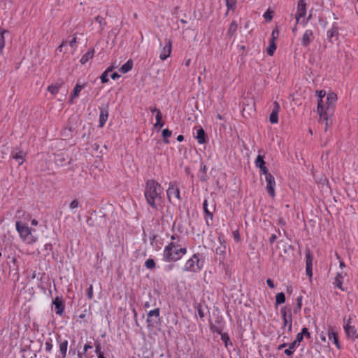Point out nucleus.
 <instances>
[{"label": "nucleus", "mask_w": 358, "mask_h": 358, "mask_svg": "<svg viewBox=\"0 0 358 358\" xmlns=\"http://www.w3.org/2000/svg\"><path fill=\"white\" fill-rule=\"evenodd\" d=\"M303 336H302V334L298 333L296 339L293 342H296V344L299 345V343L303 341Z\"/></svg>", "instance_id": "nucleus-50"}, {"label": "nucleus", "mask_w": 358, "mask_h": 358, "mask_svg": "<svg viewBox=\"0 0 358 358\" xmlns=\"http://www.w3.org/2000/svg\"><path fill=\"white\" fill-rule=\"evenodd\" d=\"M171 241H178V243H180V236L176 234L171 235Z\"/></svg>", "instance_id": "nucleus-57"}, {"label": "nucleus", "mask_w": 358, "mask_h": 358, "mask_svg": "<svg viewBox=\"0 0 358 358\" xmlns=\"http://www.w3.org/2000/svg\"><path fill=\"white\" fill-rule=\"evenodd\" d=\"M86 86L85 83L80 84L78 82L76 83L73 88V93L71 96V100L79 96L80 91Z\"/></svg>", "instance_id": "nucleus-20"}, {"label": "nucleus", "mask_w": 358, "mask_h": 358, "mask_svg": "<svg viewBox=\"0 0 358 358\" xmlns=\"http://www.w3.org/2000/svg\"><path fill=\"white\" fill-rule=\"evenodd\" d=\"M163 195V187L159 182L154 179H149L145 182L144 197L152 209L157 210L162 203Z\"/></svg>", "instance_id": "nucleus-3"}, {"label": "nucleus", "mask_w": 358, "mask_h": 358, "mask_svg": "<svg viewBox=\"0 0 358 358\" xmlns=\"http://www.w3.org/2000/svg\"><path fill=\"white\" fill-rule=\"evenodd\" d=\"M300 334H302L303 336H306L308 338H310V332L308 331V329L306 327H303L301 329V331L300 332Z\"/></svg>", "instance_id": "nucleus-52"}, {"label": "nucleus", "mask_w": 358, "mask_h": 358, "mask_svg": "<svg viewBox=\"0 0 358 358\" xmlns=\"http://www.w3.org/2000/svg\"><path fill=\"white\" fill-rule=\"evenodd\" d=\"M343 279V276L342 275V274L338 273L336 276L334 278V285L335 287H337L341 290H344V289L342 287Z\"/></svg>", "instance_id": "nucleus-27"}, {"label": "nucleus", "mask_w": 358, "mask_h": 358, "mask_svg": "<svg viewBox=\"0 0 358 358\" xmlns=\"http://www.w3.org/2000/svg\"><path fill=\"white\" fill-rule=\"evenodd\" d=\"M276 50V45L275 44V42L270 41L269 46L267 48V53L268 55L272 56Z\"/></svg>", "instance_id": "nucleus-41"}, {"label": "nucleus", "mask_w": 358, "mask_h": 358, "mask_svg": "<svg viewBox=\"0 0 358 358\" xmlns=\"http://www.w3.org/2000/svg\"><path fill=\"white\" fill-rule=\"evenodd\" d=\"M263 17H264L266 21H271L273 18V11H271L269 10H267L263 15Z\"/></svg>", "instance_id": "nucleus-46"}, {"label": "nucleus", "mask_w": 358, "mask_h": 358, "mask_svg": "<svg viewBox=\"0 0 358 358\" xmlns=\"http://www.w3.org/2000/svg\"><path fill=\"white\" fill-rule=\"evenodd\" d=\"M120 77V75H119L117 72L112 73L110 76V78L113 80H116V79L119 78Z\"/></svg>", "instance_id": "nucleus-60"}, {"label": "nucleus", "mask_w": 358, "mask_h": 358, "mask_svg": "<svg viewBox=\"0 0 358 358\" xmlns=\"http://www.w3.org/2000/svg\"><path fill=\"white\" fill-rule=\"evenodd\" d=\"M52 339L51 338H48L45 342V350L46 352L51 354L53 349V343Z\"/></svg>", "instance_id": "nucleus-30"}, {"label": "nucleus", "mask_w": 358, "mask_h": 358, "mask_svg": "<svg viewBox=\"0 0 358 358\" xmlns=\"http://www.w3.org/2000/svg\"><path fill=\"white\" fill-rule=\"evenodd\" d=\"M280 313L282 315V321L287 322V320H289V314H287L286 308H282L280 309Z\"/></svg>", "instance_id": "nucleus-45"}, {"label": "nucleus", "mask_w": 358, "mask_h": 358, "mask_svg": "<svg viewBox=\"0 0 358 358\" xmlns=\"http://www.w3.org/2000/svg\"><path fill=\"white\" fill-rule=\"evenodd\" d=\"M80 206V203L79 202V201L78 199H74L73 200L70 204H69V208L71 209V210H73L75 208H77L78 207Z\"/></svg>", "instance_id": "nucleus-47"}, {"label": "nucleus", "mask_w": 358, "mask_h": 358, "mask_svg": "<svg viewBox=\"0 0 358 358\" xmlns=\"http://www.w3.org/2000/svg\"><path fill=\"white\" fill-rule=\"evenodd\" d=\"M306 2L305 0H299L297 2L296 12L295 14L296 24H297L301 18L306 15Z\"/></svg>", "instance_id": "nucleus-7"}, {"label": "nucleus", "mask_w": 358, "mask_h": 358, "mask_svg": "<svg viewBox=\"0 0 358 358\" xmlns=\"http://www.w3.org/2000/svg\"><path fill=\"white\" fill-rule=\"evenodd\" d=\"M187 253V248L178 241H171L164 248L162 260L166 263H175Z\"/></svg>", "instance_id": "nucleus-4"}, {"label": "nucleus", "mask_w": 358, "mask_h": 358, "mask_svg": "<svg viewBox=\"0 0 358 358\" xmlns=\"http://www.w3.org/2000/svg\"><path fill=\"white\" fill-rule=\"evenodd\" d=\"M278 35H279V31H278V28L274 29L271 33V41L275 42V41L278 38Z\"/></svg>", "instance_id": "nucleus-49"}, {"label": "nucleus", "mask_w": 358, "mask_h": 358, "mask_svg": "<svg viewBox=\"0 0 358 358\" xmlns=\"http://www.w3.org/2000/svg\"><path fill=\"white\" fill-rule=\"evenodd\" d=\"M266 284L271 289L275 287V285H274L273 280L271 278H267Z\"/></svg>", "instance_id": "nucleus-56"}, {"label": "nucleus", "mask_w": 358, "mask_h": 358, "mask_svg": "<svg viewBox=\"0 0 358 358\" xmlns=\"http://www.w3.org/2000/svg\"><path fill=\"white\" fill-rule=\"evenodd\" d=\"M276 238H277L276 235L275 234H272L271 236V237L269 238V242L271 243H274L275 241Z\"/></svg>", "instance_id": "nucleus-61"}, {"label": "nucleus", "mask_w": 358, "mask_h": 358, "mask_svg": "<svg viewBox=\"0 0 358 358\" xmlns=\"http://www.w3.org/2000/svg\"><path fill=\"white\" fill-rule=\"evenodd\" d=\"M171 134H172V132L169 129H164L162 131V136L164 138V141L165 143H166V144L169 143V141L168 138L171 136Z\"/></svg>", "instance_id": "nucleus-37"}, {"label": "nucleus", "mask_w": 358, "mask_h": 358, "mask_svg": "<svg viewBox=\"0 0 358 358\" xmlns=\"http://www.w3.org/2000/svg\"><path fill=\"white\" fill-rule=\"evenodd\" d=\"M8 31L5 29H0V51L2 52L3 48L5 47V38L4 34Z\"/></svg>", "instance_id": "nucleus-36"}, {"label": "nucleus", "mask_w": 358, "mask_h": 358, "mask_svg": "<svg viewBox=\"0 0 358 358\" xmlns=\"http://www.w3.org/2000/svg\"><path fill=\"white\" fill-rule=\"evenodd\" d=\"M204 264L205 260L203 258L202 255L197 252L194 254L185 262L182 270L183 272L197 273L203 270Z\"/></svg>", "instance_id": "nucleus-5"}, {"label": "nucleus", "mask_w": 358, "mask_h": 358, "mask_svg": "<svg viewBox=\"0 0 358 358\" xmlns=\"http://www.w3.org/2000/svg\"><path fill=\"white\" fill-rule=\"evenodd\" d=\"M77 42V38L76 36H73L69 42V45L71 48H73L75 46V44Z\"/></svg>", "instance_id": "nucleus-54"}, {"label": "nucleus", "mask_w": 358, "mask_h": 358, "mask_svg": "<svg viewBox=\"0 0 358 358\" xmlns=\"http://www.w3.org/2000/svg\"><path fill=\"white\" fill-rule=\"evenodd\" d=\"M149 110L152 113H156V115H160L162 114L161 111L159 109L157 108L155 106V107H150Z\"/></svg>", "instance_id": "nucleus-53"}, {"label": "nucleus", "mask_w": 358, "mask_h": 358, "mask_svg": "<svg viewBox=\"0 0 358 358\" xmlns=\"http://www.w3.org/2000/svg\"><path fill=\"white\" fill-rule=\"evenodd\" d=\"M92 348V345H91L90 343H86L85 345H84V353H86L87 351L89 350V349H91Z\"/></svg>", "instance_id": "nucleus-59"}, {"label": "nucleus", "mask_w": 358, "mask_h": 358, "mask_svg": "<svg viewBox=\"0 0 358 358\" xmlns=\"http://www.w3.org/2000/svg\"><path fill=\"white\" fill-rule=\"evenodd\" d=\"M328 338L329 340H333L334 343L336 345V348L338 349L341 348V345L338 341V336L336 331H334V328L331 327H329L328 328V332H327Z\"/></svg>", "instance_id": "nucleus-18"}, {"label": "nucleus", "mask_w": 358, "mask_h": 358, "mask_svg": "<svg viewBox=\"0 0 358 358\" xmlns=\"http://www.w3.org/2000/svg\"><path fill=\"white\" fill-rule=\"evenodd\" d=\"M338 34V27L334 24L330 29L327 31V38L331 40L333 37L335 36H337Z\"/></svg>", "instance_id": "nucleus-28"}, {"label": "nucleus", "mask_w": 358, "mask_h": 358, "mask_svg": "<svg viewBox=\"0 0 358 358\" xmlns=\"http://www.w3.org/2000/svg\"><path fill=\"white\" fill-rule=\"evenodd\" d=\"M265 180L266 182V189L267 190L268 194L271 197H274L275 196V180L274 177L273 176L272 174H268L267 176L265 177Z\"/></svg>", "instance_id": "nucleus-10"}, {"label": "nucleus", "mask_w": 358, "mask_h": 358, "mask_svg": "<svg viewBox=\"0 0 358 358\" xmlns=\"http://www.w3.org/2000/svg\"><path fill=\"white\" fill-rule=\"evenodd\" d=\"M343 329L345 332L347 337L349 339L355 341L358 338V334L357 329L354 325H348V324L343 325Z\"/></svg>", "instance_id": "nucleus-13"}, {"label": "nucleus", "mask_w": 358, "mask_h": 358, "mask_svg": "<svg viewBox=\"0 0 358 358\" xmlns=\"http://www.w3.org/2000/svg\"><path fill=\"white\" fill-rule=\"evenodd\" d=\"M221 340L224 343V345L226 348H228L229 345H232V343L230 341V338L227 333H224L221 336Z\"/></svg>", "instance_id": "nucleus-39"}, {"label": "nucleus", "mask_w": 358, "mask_h": 358, "mask_svg": "<svg viewBox=\"0 0 358 358\" xmlns=\"http://www.w3.org/2000/svg\"><path fill=\"white\" fill-rule=\"evenodd\" d=\"M227 11H234L236 8L237 0H225Z\"/></svg>", "instance_id": "nucleus-31"}, {"label": "nucleus", "mask_w": 358, "mask_h": 358, "mask_svg": "<svg viewBox=\"0 0 358 358\" xmlns=\"http://www.w3.org/2000/svg\"><path fill=\"white\" fill-rule=\"evenodd\" d=\"M133 68V61L131 59H129L126 63H124L119 69V71L122 73H126L131 71Z\"/></svg>", "instance_id": "nucleus-24"}, {"label": "nucleus", "mask_w": 358, "mask_h": 358, "mask_svg": "<svg viewBox=\"0 0 358 358\" xmlns=\"http://www.w3.org/2000/svg\"><path fill=\"white\" fill-rule=\"evenodd\" d=\"M57 343L59 345V351L56 353V358H66L67 355L69 341L62 338L60 335L57 337Z\"/></svg>", "instance_id": "nucleus-6"}, {"label": "nucleus", "mask_w": 358, "mask_h": 358, "mask_svg": "<svg viewBox=\"0 0 358 358\" xmlns=\"http://www.w3.org/2000/svg\"><path fill=\"white\" fill-rule=\"evenodd\" d=\"M318 94V103L317 107V111L320 116V118L325 122V130L328 127V120L333 116L334 113V107L337 101V96L335 93H329L326 98V102L324 103L322 100L323 97L325 96V92L323 90L317 92Z\"/></svg>", "instance_id": "nucleus-2"}, {"label": "nucleus", "mask_w": 358, "mask_h": 358, "mask_svg": "<svg viewBox=\"0 0 358 358\" xmlns=\"http://www.w3.org/2000/svg\"><path fill=\"white\" fill-rule=\"evenodd\" d=\"M255 166L259 169L261 167L264 166L266 164L264 160V157L260 155H258V156L257 157V158L255 159Z\"/></svg>", "instance_id": "nucleus-38"}, {"label": "nucleus", "mask_w": 358, "mask_h": 358, "mask_svg": "<svg viewBox=\"0 0 358 358\" xmlns=\"http://www.w3.org/2000/svg\"><path fill=\"white\" fill-rule=\"evenodd\" d=\"M145 266L150 270H153L156 267V263L155 260L152 258H149L146 259L145 262Z\"/></svg>", "instance_id": "nucleus-34"}, {"label": "nucleus", "mask_w": 358, "mask_h": 358, "mask_svg": "<svg viewBox=\"0 0 358 358\" xmlns=\"http://www.w3.org/2000/svg\"><path fill=\"white\" fill-rule=\"evenodd\" d=\"M66 45V41H63V42L62 43V44L58 47V50H59V52H62V48H63V46H64V45Z\"/></svg>", "instance_id": "nucleus-62"}, {"label": "nucleus", "mask_w": 358, "mask_h": 358, "mask_svg": "<svg viewBox=\"0 0 358 358\" xmlns=\"http://www.w3.org/2000/svg\"><path fill=\"white\" fill-rule=\"evenodd\" d=\"M314 39L313 32L311 29H306L301 38V45L308 47Z\"/></svg>", "instance_id": "nucleus-14"}, {"label": "nucleus", "mask_w": 358, "mask_h": 358, "mask_svg": "<svg viewBox=\"0 0 358 358\" xmlns=\"http://www.w3.org/2000/svg\"><path fill=\"white\" fill-rule=\"evenodd\" d=\"M62 83L50 85L48 87V91L52 95L57 94L62 86Z\"/></svg>", "instance_id": "nucleus-26"}, {"label": "nucleus", "mask_w": 358, "mask_h": 358, "mask_svg": "<svg viewBox=\"0 0 358 358\" xmlns=\"http://www.w3.org/2000/svg\"><path fill=\"white\" fill-rule=\"evenodd\" d=\"M352 320L353 318L351 316H348V317H345L343 318V325H345L347 324L348 325H352Z\"/></svg>", "instance_id": "nucleus-51"}, {"label": "nucleus", "mask_w": 358, "mask_h": 358, "mask_svg": "<svg viewBox=\"0 0 358 358\" xmlns=\"http://www.w3.org/2000/svg\"><path fill=\"white\" fill-rule=\"evenodd\" d=\"M196 138L199 144H203L206 142V133L203 128H199L196 131Z\"/></svg>", "instance_id": "nucleus-22"}, {"label": "nucleus", "mask_w": 358, "mask_h": 358, "mask_svg": "<svg viewBox=\"0 0 358 358\" xmlns=\"http://www.w3.org/2000/svg\"><path fill=\"white\" fill-rule=\"evenodd\" d=\"M172 51V42L170 39H165V45L160 50L159 58L164 61L170 57Z\"/></svg>", "instance_id": "nucleus-9"}, {"label": "nucleus", "mask_w": 358, "mask_h": 358, "mask_svg": "<svg viewBox=\"0 0 358 358\" xmlns=\"http://www.w3.org/2000/svg\"><path fill=\"white\" fill-rule=\"evenodd\" d=\"M22 217H24L25 221L31 219L30 214L27 213L22 209L17 210L15 213V217L17 219L15 221L16 231L22 242L27 245H32L38 241V237L34 235L36 230L29 228L26 223H23L20 220Z\"/></svg>", "instance_id": "nucleus-1"}, {"label": "nucleus", "mask_w": 358, "mask_h": 358, "mask_svg": "<svg viewBox=\"0 0 358 358\" xmlns=\"http://www.w3.org/2000/svg\"><path fill=\"white\" fill-rule=\"evenodd\" d=\"M86 295L89 299H92L94 296L93 286L90 285L86 290Z\"/></svg>", "instance_id": "nucleus-44"}, {"label": "nucleus", "mask_w": 358, "mask_h": 358, "mask_svg": "<svg viewBox=\"0 0 358 358\" xmlns=\"http://www.w3.org/2000/svg\"><path fill=\"white\" fill-rule=\"evenodd\" d=\"M155 118H156V122L154 124V127L155 128H159V129L162 128L164 125V122L162 120V114L156 115Z\"/></svg>", "instance_id": "nucleus-35"}, {"label": "nucleus", "mask_w": 358, "mask_h": 358, "mask_svg": "<svg viewBox=\"0 0 358 358\" xmlns=\"http://www.w3.org/2000/svg\"><path fill=\"white\" fill-rule=\"evenodd\" d=\"M203 209L205 213L204 215V220L206 221V223L208 226L210 225V221L213 220V212L210 211L208 208V200L205 199L203 202Z\"/></svg>", "instance_id": "nucleus-16"}, {"label": "nucleus", "mask_w": 358, "mask_h": 358, "mask_svg": "<svg viewBox=\"0 0 358 358\" xmlns=\"http://www.w3.org/2000/svg\"><path fill=\"white\" fill-rule=\"evenodd\" d=\"M94 49H91V50H88L85 54H84L82 56V57L80 60V62L82 64H85L90 59H92V57H94Z\"/></svg>", "instance_id": "nucleus-21"}, {"label": "nucleus", "mask_w": 358, "mask_h": 358, "mask_svg": "<svg viewBox=\"0 0 358 358\" xmlns=\"http://www.w3.org/2000/svg\"><path fill=\"white\" fill-rule=\"evenodd\" d=\"M233 236H234V238L235 241H240V234L238 231H234L233 232Z\"/></svg>", "instance_id": "nucleus-58"}, {"label": "nucleus", "mask_w": 358, "mask_h": 358, "mask_svg": "<svg viewBox=\"0 0 358 358\" xmlns=\"http://www.w3.org/2000/svg\"><path fill=\"white\" fill-rule=\"evenodd\" d=\"M313 257L310 253H307L306 256V275L311 278L313 276Z\"/></svg>", "instance_id": "nucleus-17"}, {"label": "nucleus", "mask_w": 358, "mask_h": 358, "mask_svg": "<svg viewBox=\"0 0 358 358\" xmlns=\"http://www.w3.org/2000/svg\"><path fill=\"white\" fill-rule=\"evenodd\" d=\"M52 306H55V311L57 315L62 316L64 312L65 305L62 296H56L52 301Z\"/></svg>", "instance_id": "nucleus-11"}, {"label": "nucleus", "mask_w": 358, "mask_h": 358, "mask_svg": "<svg viewBox=\"0 0 358 358\" xmlns=\"http://www.w3.org/2000/svg\"><path fill=\"white\" fill-rule=\"evenodd\" d=\"M11 156L20 166L25 160L26 154L23 151L20 150L16 152H12Z\"/></svg>", "instance_id": "nucleus-19"}, {"label": "nucleus", "mask_w": 358, "mask_h": 358, "mask_svg": "<svg viewBox=\"0 0 358 358\" xmlns=\"http://www.w3.org/2000/svg\"><path fill=\"white\" fill-rule=\"evenodd\" d=\"M184 140V136L182 135H179L177 137V141L179 142H182Z\"/></svg>", "instance_id": "nucleus-64"}, {"label": "nucleus", "mask_w": 358, "mask_h": 358, "mask_svg": "<svg viewBox=\"0 0 358 358\" xmlns=\"http://www.w3.org/2000/svg\"><path fill=\"white\" fill-rule=\"evenodd\" d=\"M238 28V24L235 20H233L230 24L227 35V36L232 37L235 35Z\"/></svg>", "instance_id": "nucleus-23"}, {"label": "nucleus", "mask_w": 358, "mask_h": 358, "mask_svg": "<svg viewBox=\"0 0 358 358\" xmlns=\"http://www.w3.org/2000/svg\"><path fill=\"white\" fill-rule=\"evenodd\" d=\"M280 105L277 101L273 103V107L269 116V121L271 124H276L278 122V113L280 110Z\"/></svg>", "instance_id": "nucleus-15"}, {"label": "nucleus", "mask_w": 358, "mask_h": 358, "mask_svg": "<svg viewBox=\"0 0 358 358\" xmlns=\"http://www.w3.org/2000/svg\"><path fill=\"white\" fill-rule=\"evenodd\" d=\"M31 224L32 226H37L38 224V222L36 219H33L31 221Z\"/></svg>", "instance_id": "nucleus-63"}, {"label": "nucleus", "mask_w": 358, "mask_h": 358, "mask_svg": "<svg viewBox=\"0 0 358 358\" xmlns=\"http://www.w3.org/2000/svg\"><path fill=\"white\" fill-rule=\"evenodd\" d=\"M159 309L155 308L151 310L148 313V317L146 322L148 327H154L158 323L157 320H159Z\"/></svg>", "instance_id": "nucleus-8"}, {"label": "nucleus", "mask_w": 358, "mask_h": 358, "mask_svg": "<svg viewBox=\"0 0 358 358\" xmlns=\"http://www.w3.org/2000/svg\"><path fill=\"white\" fill-rule=\"evenodd\" d=\"M108 117V112L106 110H101L99 115V127H102L106 124Z\"/></svg>", "instance_id": "nucleus-25"}, {"label": "nucleus", "mask_w": 358, "mask_h": 358, "mask_svg": "<svg viewBox=\"0 0 358 358\" xmlns=\"http://www.w3.org/2000/svg\"><path fill=\"white\" fill-rule=\"evenodd\" d=\"M290 312V310L289 311ZM283 328L287 327L288 332H291L292 330V316L291 313H289V320H287V322H283Z\"/></svg>", "instance_id": "nucleus-32"}, {"label": "nucleus", "mask_w": 358, "mask_h": 358, "mask_svg": "<svg viewBox=\"0 0 358 358\" xmlns=\"http://www.w3.org/2000/svg\"><path fill=\"white\" fill-rule=\"evenodd\" d=\"M111 71L110 68H108L106 71H105L101 76L100 79L102 83H106L108 82V72Z\"/></svg>", "instance_id": "nucleus-42"}, {"label": "nucleus", "mask_w": 358, "mask_h": 358, "mask_svg": "<svg viewBox=\"0 0 358 358\" xmlns=\"http://www.w3.org/2000/svg\"><path fill=\"white\" fill-rule=\"evenodd\" d=\"M175 266H175L174 263H169V264L164 266L163 270L164 272L169 273V272H171V271H173L174 269Z\"/></svg>", "instance_id": "nucleus-43"}, {"label": "nucleus", "mask_w": 358, "mask_h": 358, "mask_svg": "<svg viewBox=\"0 0 358 358\" xmlns=\"http://www.w3.org/2000/svg\"><path fill=\"white\" fill-rule=\"evenodd\" d=\"M302 301H303V296H299L296 298V307L294 309V313H297L299 312L302 308Z\"/></svg>", "instance_id": "nucleus-40"}, {"label": "nucleus", "mask_w": 358, "mask_h": 358, "mask_svg": "<svg viewBox=\"0 0 358 358\" xmlns=\"http://www.w3.org/2000/svg\"><path fill=\"white\" fill-rule=\"evenodd\" d=\"M289 348L285 350L284 353L287 356H291L293 355L294 350L299 346L296 344V342H292L289 345Z\"/></svg>", "instance_id": "nucleus-29"}, {"label": "nucleus", "mask_w": 358, "mask_h": 358, "mask_svg": "<svg viewBox=\"0 0 358 358\" xmlns=\"http://www.w3.org/2000/svg\"><path fill=\"white\" fill-rule=\"evenodd\" d=\"M260 170L262 172V173L265 175V177L267 176L268 174H271L270 173H268V169L265 165L261 167Z\"/></svg>", "instance_id": "nucleus-55"}, {"label": "nucleus", "mask_w": 358, "mask_h": 358, "mask_svg": "<svg viewBox=\"0 0 358 358\" xmlns=\"http://www.w3.org/2000/svg\"><path fill=\"white\" fill-rule=\"evenodd\" d=\"M166 194H167L168 199L170 202H171V198L173 196L176 197L178 200L180 199L179 188L173 182L169 183V187L166 190Z\"/></svg>", "instance_id": "nucleus-12"}, {"label": "nucleus", "mask_w": 358, "mask_h": 358, "mask_svg": "<svg viewBox=\"0 0 358 358\" xmlns=\"http://www.w3.org/2000/svg\"><path fill=\"white\" fill-rule=\"evenodd\" d=\"M285 302V295L283 292H279L275 295V305H280Z\"/></svg>", "instance_id": "nucleus-33"}, {"label": "nucleus", "mask_w": 358, "mask_h": 358, "mask_svg": "<svg viewBox=\"0 0 358 358\" xmlns=\"http://www.w3.org/2000/svg\"><path fill=\"white\" fill-rule=\"evenodd\" d=\"M94 346H95V352L97 355L103 354V352L101 350V345L100 342H99V341L95 342Z\"/></svg>", "instance_id": "nucleus-48"}]
</instances>
